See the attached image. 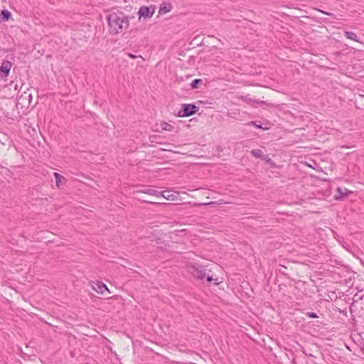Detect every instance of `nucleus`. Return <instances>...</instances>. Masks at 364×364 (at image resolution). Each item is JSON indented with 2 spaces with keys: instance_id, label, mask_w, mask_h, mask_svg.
<instances>
[{
  "instance_id": "nucleus-1",
  "label": "nucleus",
  "mask_w": 364,
  "mask_h": 364,
  "mask_svg": "<svg viewBox=\"0 0 364 364\" xmlns=\"http://www.w3.org/2000/svg\"><path fill=\"white\" fill-rule=\"evenodd\" d=\"M109 33L118 34L124 32L129 28V20L123 12H113L107 16Z\"/></svg>"
},
{
  "instance_id": "nucleus-2",
  "label": "nucleus",
  "mask_w": 364,
  "mask_h": 364,
  "mask_svg": "<svg viewBox=\"0 0 364 364\" xmlns=\"http://www.w3.org/2000/svg\"><path fill=\"white\" fill-rule=\"evenodd\" d=\"M199 110V107L194 104H182L181 109L177 114L178 117H191Z\"/></svg>"
},
{
  "instance_id": "nucleus-3",
  "label": "nucleus",
  "mask_w": 364,
  "mask_h": 364,
  "mask_svg": "<svg viewBox=\"0 0 364 364\" xmlns=\"http://www.w3.org/2000/svg\"><path fill=\"white\" fill-rule=\"evenodd\" d=\"M205 267L200 264L192 265L189 267V272L198 279H203L206 275Z\"/></svg>"
},
{
  "instance_id": "nucleus-4",
  "label": "nucleus",
  "mask_w": 364,
  "mask_h": 364,
  "mask_svg": "<svg viewBox=\"0 0 364 364\" xmlns=\"http://www.w3.org/2000/svg\"><path fill=\"white\" fill-rule=\"evenodd\" d=\"M156 6L154 5L142 6L139 8L138 15L139 19L149 18L153 16L155 13Z\"/></svg>"
},
{
  "instance_id": "nucleus-5",
  "label": "nucleus",
  "mask_w": 364,
  "mask_h": 364,
  "mask_svg": "<svg viewBox=\"0 0 364 364\" xmlns=\"http://www.w3.org/2000/svg\"><path fill=\"white\" fill-rule=\"evenodd\" d=\"M11 65H12L10 61H3L1 65L0 66V79H4L9 75Z\"/></svg>"
},
{
  "instance_id": "nucleus-6",
  "label": "nucleus",
  "mask_w": 364,
  "mask_h": 364,
  "mask_svg": "<svg viewBox=\"0 0 364 364\" xmlns=\"http://www.w3.org/2000/svg\"><path fill=\"white\" fill-rule=\"evenodd\" d=\"M92 289L97 293L101 294L102 295L105 294V291L109 293V291L107 287L106 284L100 282H97L96 283H95V284L92 286Z\"/></svg>"
},
{
  "instance_id": "nucleus-7",
  "label": "nucleus",
  "mask_w": 364,
  "mask_h": 364,
  "mask_svg": "<svg viewBox=\"0 0 364 364\" xmlns=\"http://www.w3.org/2000/svg\"><path fill=\"white\" fill-rule=\"evenodd\" d=\"M139 193L149 194L151 196H163L164 198H166L165 195L161 193V192L158 191L157 190L152 189V188H145L138 191Z\"/></svg>"
},
{
  "instance_id": "nucleus-8",
  "label": "nucleus",
  "mask_w": 364,
  "mask_h": 364,
  "mask_svg": "<svg viewBox=\"0 0 364 364\" xmlns=\"http://www.w3.org/2000/svg\"><path fill=\"white\" fill-rule=\"evenodd\" d=\"M172 9V5L169 2L164 1L160 4L159 6V14H166L169 12Z\"/></svg>"
},
{
  "instance_id": "nucleus-9",
  "label": "nucleus",
  "mask_w": 364,
  "mask_h": 364,
  "mask_svg": "<svg viewBox=\"0 0 364 364\" xmlns=\"http://www.w3.org/2000/svg\"><path fill=\"white\" fill-rule=\"evenodd\" d=\"M11 18V13L7 9L1 10L0 13V23L8 21Z\"/></svg>"
},
{
  "instance_id": "nucleus-10",
  "label": "nucleus",
  "mask_w": 364,
  "mask_h": 364,
  "mask_svg": "<svg viewBox=\"0 0 364 364\" xmlns=\"http://www.w3.org/2000/svg\"><path fill=\"white\" fill-rule=\"evenodd\" d=\"M337 191L339 193V196H336V199H341L346 196H347L349 193H351L352 192L347 188L342 189L341 188H338Z\"/></svg>"
},
{
  "instance_id": "nucleus-11",
  "label": "nucleus",
  "mask_w": 364,
  "mask_h": 364,
  "mask_svg": "<svg viewBox=\"0 0 364 364\" xmlns=\"http://www.w3.org/2000/svg\"><path fill=\"white\" fill-rule=\"evenodd\" d=\"M250 154L252 156L255 157L256 159H262V157H264V154L262 153V151L261 149H252L250 151Z\"/></svg>"
},
{
  "instance_id": "nucleus-12",
  "label": "nucleus",
  "mask_w": 364,
  "mask_h": 364,
  "mask_svg": "<svg viewBox=\"0 0 364 364\" xmlns=\"http://www.w3.org/2000/svg\"><path fill=\"white\" fill-rule=\"evenodd\" d=\"M344 36L350 40H353L356 42H359V40L356 36V34L352 31H345Z\"/></svg>"
},
{
  "instance_id": "nucleus-13",
  "label": "nucleus",
  "mask_w": 364,
  "mask_h": 364,
  "mask_svg": "<svg viewBox=\"0 0 364 364\" xmlns=\"http://www.w3.org/2000/svg\"><path fill=\"white\" fill-rule=\"evenodd\" d=\"M262 161H265L267 164L270 165L272 168H276L277 166L275 163L269 158V155H264V157H262Z\"/></svg>"
},
{
  "instance_id": "nucleus-14",
  "label": "nucleus",
  "mask_w": 364,
  "mask_h": 364,
  "mask_svg": "<svg viewBox=\"0 0 364 364\" xmlns=\"http://www.w3.org/2000/svg\"><path fill=\"white\" fill-rule=\"evenodd\" d=\"M54 176H55V178L56 186L58 187L60 186V183H61L62 180L65 181V178L63 176H61L60 173H58L55 172L54 173Z\"/></svg>"
},
{
  "instance_id": "nucleus-15",
  "label": "nucleus",
  "mask_w": 364,
  "mask_h": 364,
  "mask_svg": "<svg viewBox=\"0 0 364 364\" xmlns=\"http://www.w3.org/2000/svg\"><path fill=\"white\" fill-rule=\"evenodd\" d=\"M201 79H195L193 80L191 83V87L192 89H197L198 88L199 85L202 83Z\"/></svg>"
},
{
  "instance_id": "nucleus-16",
  "label": "nucleus",
  "mask_w": 364,
  "mask_h": 364,
  "mask_svg": "<svg viewBox=\"0 0 364 364\" xmlns=\"http://www.w3.org/2000/svg\"><path fill=\"white\" fill-rule=\"evenodd\" d=\"M161 128L163 130H165V131H172L173 129V126H172L171 124H170L167 122H164L161 124Z\"/></svg>"
},
{
  "instance_id": "nucleus-17",
  "label": "nucleus",
  "mask_w": 364,
  "mask_h": 364,
  "mask_svg": "<svg viewBox=\"0 0 364 364\" xmlns=\"http://www.w3.org/2000/svg\"><path fill=\"white\" fill-rule=\"evenodd\" d=\"M258 123H259L258 121L250 122L248 123V125L254 126V127H255L257 128L265 129V128H263L262 127V124L261 123H259V124H258Z\"/></svg>"
},
{
  "instance_id": "nucleus-18",
  "label": "nucleus",
  "mask_w": 364,
  "mask_h": 364,
  "mask_svg": "<svg viewBox=\"0 0 364 364\" xmlns=\"http://www.w3.org/2000/svg\"><path fill=\"white\" fill-rule=\"evenodd\" d=\"M206 281L208 282H211L212 281H215V284L218 285L219 284V282H218V278L213 279V276L208 274L206 276Z\"/></svg>"
},
{
  "instance_id": "nucleus-19",
  "label": "nucleus",
  "mask_w": 364,
  "mask_h": 364,
  "mask_svg": "<svg viewBox=\"0 0 364 364\" xmlns=\"http://www.w3.org/2000/svg\"><path fill=\"white\" fill-rule=\"evenodd\" d=\"M306 316L309 317V318H318V316L316 313L314 312H307L306 313Z\"/></svg>"
},
{
  "instance_id": "nucleus-20",
  "label": "nucleus",
  "mask_w": 364,
  "mask_h": 364,
  "mask_svg": "<svg viewBox=\"0 0 364 364\" xmlns=\"http://www.w3.org/2000/svg\"><path fill=\"white\" fill-rule=\"evenodd\" d=\"M127 55L130 58H132V59H135L137 58L136 55L132 54V53H127Z\"/></svg>"
},
{
  "instance_id": "nucleus-21",
  "label": "nucleus",
  "mask_w": 364,
  "mask_h": 364,
  "mask_svg": "<svg viewBox=\"0 0 364 364\" xmlns=\"http://www.w3.org/2000/svg\"><path fill=\"white\" fill-rule=\"evenodd\" d=\"M279 272L282 273V274L284 275H287V274L284 272V271H282V269H279Z\"/></svg>"
},
{
  "instance_id": "nucleus-22",
  "label": "nucleus",
  "mask_w": 364,
  "mask_h": 364,
  "mask_svg": "<svg viewBox=\"0 0 364 364\" xmlns=\"http://www.w3.org/2000/svg\"><path fill=\"white\" fill-rule=\"evenodd\" d=\"M15 90H17L18 89V85H16L15 87H14Z\"/></svg>"
},
{
  "instance_id": "nucleus-23",
  "label": "nucleus",
  "mask_w": 364,
  "mask_h": 364,
  "mask_svg": "<svg viewBox=\"0 0 364 364\" xmlns=\"http://www.w3.org/2000/svg\"><path fill=\"white\" fill-rule=\"evenodd\" d=\"M211 203H204L203 205H210V204H211Z\"/></svg>"
},
{
  "instance_id": "nucleus-24",
  "label": "nucleus",
  "mask_w": 364,
  "mask_h": 364,
  "mask_svg": "<svg viewBox=\"0 0 364 364\" xmlns=\"http://www.w3.org/2000/svg\"><path fill=\"white\" fill-rule=\"evenodd\" d=\"M165 196H166V198H168V194H166Z\"/></svg>"
}]
</instances>
